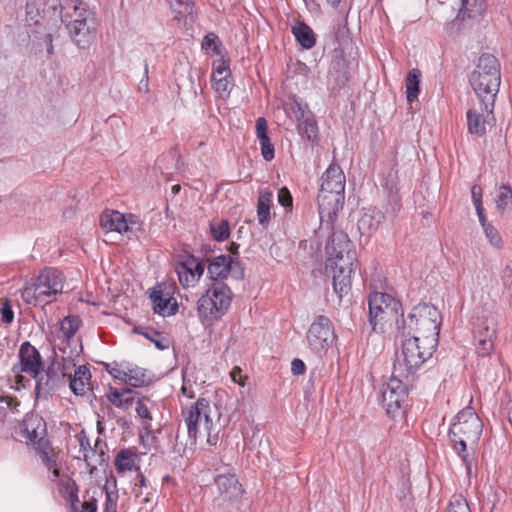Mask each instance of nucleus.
<instances>
[{
  "instance_id": "56",
  "label": "nucleus",
  "mask_w": 512,
  "mask_h": 512,
  "mask_svg": "<svg viewBox=\"0 0 512 512\" xmlns=\"http://www.w3.org/2000/svg\"><path fill=\"white\" fill-rule=\"evenodd\" d=\"M213 87L221 97H226L229 95L232 86L228 78H217V82L213 84Z\"/></svg>"
},
{
  "instance_id": "53",
  "label": "nucleus",
  "mask_w": 512,
  "mask_h": 512,
  "mask_svg": "<svg viewBox=\"0 0 512 512\" xmlns=\"http://www.w3.org/2000/svg\"><path fill=\"white\" fill-rule=\"evenodd\" d=\"M120 365L117 362H113L111 364H105L106 371L117 380L121 382L126 381V369H121Z\"/></svg>"
},
{
  "instance_id": "39",
  "label": "nucleus",
  "mask_w": 512,
  "mask_h": 512,
  "mask_svg": "<svg viewBox=\"0 0 512 512\" xmlns=\"http://www.w3.org/2000/svg\"><path fill=\"white\" fill-rule=\"evenodd\" d=\"M397 164L391 163V165L388 167L386 171L382 172V181L383 185L388 189L390 192H393L394 190H397L398 185V170L396 169Z\"/></svg>"
},
{
  "instance_id": "26",
  "label": "nucleus",
  "mask_w": 512,
  "mask_h": 512,
  "mask_svg": "<svg viewBox=\"0 0 512 512\" xmlns=\"http://www.w3.org/2000/svg\"><path fill=\"white\" fill-rule=\"evenodd\" d=\"M348 252H356L348 235L343 231H333L326 245L327 255L348 254Z\"/></svg>"
},
{
  "instance_id": "8",
  "label": "nucleus",
  "mask_w": 512,
  "mask_h": 512,
  "mask_svg": "<svg viewBox=\"0 0 512 512\" xmlns=\"http://www.w3.org/2000/svg\"><path fill=\"white\" fill-rule=\"evenodd\" d=\"M356 252L348 254L327 255L326 272L332 275L333 290L339 300L351 289L352 274L355 272Z\"/></svg>"
},
{
  "instance_id": "57",
  "label": "nucleus",
  "mask_w": 512,
  "mask_h": 512,
  "mask_svg": "<svg viewBox=\"0 0 512 512\" xmlns=\"http://www.w3.org/2000/svg\"><path fill=\"white\" fill-rule=\"evenodd\" d=\"M144 397H139L137 398V401H136V412H137V415L144 419V420H148V421H151L152 420V415L148 409V407L145 405L144 403Z\"/></svg>"
},
{
  "instance_id": "58",
  "label": "nucleus",
  "mask_w": 512,
  "mask_h": 512,
  "mask_svg": "<svg viewBox=\"0 0 512 512\" xmlns=\"http://www.w3.org/2000/svg\"><path fill=\"white\" fill-rule=\"evenodd\" d=\"M123 389L110 387V392L107 395L109 402L117 408L122 406Z\"/></svg>"
},
{
  "instance_id": "9",
  "label": "nucleus",
  "mask_w": 512,
  "mask_h": 512,
  "mask_svg": "<svg viewBox=\"0 0 512 512\" xmlns=\"http://www.w3.org/2000/svg\"><path fill=\"white\" fill-rule=\"evenodd\" d=\"M414 378L405 379L404 376L396 375L393 370L392 376L387 382L386 389L382 392V404L387 414L396 417L402 412L408 398V388L412 385Z\"/></svg>"
},
{
  "instance_id": "31",
  "label": "nucleus",
  "mask_w": 512,
  "mask_h": 512,
  "mask_svg": "<svg viewBox=\"0 0 512 512\" xmlns=\"http://www.w3.org/2000/svg\"><path fill=\"white\" fill-rule=\"evenodd\" d=\"M126 381L127 383L133 387H144L150 384L151 379L147 375V370L140 368L138 366H129L126 367Z\"/></svg>"
},
{
  "instance_id": "4",
  "label": "nucleus",
  "mask_w": 512,
  "mask_h": 512,
  "mask_svg": "<svg viewBox=\"0 0 512 512\" xmlns=\"http://www.w3.org/2000/svg\"><path fill=\"white\" fill-rule=\"evenodd\" d=\"M441 315L438 309L428 303H420L402 319L403 336H420L423 342L437 344L441 326Z\"/></svg>"
},
{
  "instance_id": "50",
  "label": "nucleus",
  "mask_w": 512,
  "mask_h": 512,
  "mask_svg": "<svg viewBox=\"0 0 512 512\" xmlns=\"http://www.w3.org/2000/svg\"><path fill=\"white\" fill-rule=\"evenodd\" d=\"M278 202L286 211H291L293 207V198L287 187L278 190Z\"/></svg>"
},
{
  "instance_id": "19",
  "label": "nucleus",
  "mask_w": 512,
  "mask_h": 512,
  "mask_svg": "<svg viewBox=\"0 0 512 512\" xmlns=\"http://www.w3.org/2000/svg\"><path fill=\"white\" fill-rule=\"evenodd\" d=\"M497 313L489 308L481 307L475 310V320L473 322V338H492L497 335Z\"/></svg>"
},
{
  "instance_id": "47",
  "label": "nucleus",
  "mask_w": 512,
  "mask_h": 512,
  "mask_svg": "<svg viewBox=\"0 0 512 512\" xmlns=\"http://www.w3.org/2000/svg\"><path fill=\"white\" fill-rule=\"evenodd\" d=\"M483 230L491 245L497 248L502 247V239L499 232L492 224L486 225L483 227Z\"/></svg>"
},
{
  "instance_id": "64",
  "label": "nucleus",
  "mask_w": 512,
  "mask_h": 512,
  "mask_svg": "<svg viewBox=\"0 0 512 512\" xmlns=\"http://www.w3.org/2000/svg\"><path fill=\"white\" fill-rule=\"evenodd\" d=\"M68 501L70 502V507L72 512H78V504L80 503L79 497H78V488L74 490L70 495L67 497Z\"/></svg>"
},
{
  "instance_id": "54",
  "label": "nucleus",
  "mask_w": 512,
  "mask_h": 512,
  "mask_svg": "<svg viewBox=\"0 0 512 512\" xmlns=\"http://www.w3.org/2000/svg\"><path fill=\"white\" fill-rule=\"evenodd\" d=\"M220 41L218 36L215 33H208L202 42V48L203 49H210L212 48L215 53L220 54L219 50Z\"/></svg>"
},
{
  "instance_id": "59",
  "label": "nucleus",
  "mask_w": 512,
  "mask_h": 512,
  "mask_svg": "<svg viewBox=\"0 0 512 512\" xmlns=\"http://www.w3.org/2000/svg\"><path fill=\"white\" fill-rule=\"evenodd\" d=\"M501 409L503 415L507 418L508 422L512 426V396L507 395L501 403Z\"/></svg>"
},
{
  "instance_id": "48",
  "label": "nucleus",
  "mask_w": 512,
  "mask_h": 512,
  "mask_svg": "<svg viewBox=\"0 0 512 512\" xmlns=\"http://www.w3.org/2000/svg\"><path fill=\"white\" fill-rule=\"evenodd\" d=\"M139 392H136L130 388H123L122 406L121 409L128 410L136 403L139 398Z\"/></svg>"
},
{
  "instance_id": "16",
  "label": "nucleus",
  "mask_w": 512,
  "mask_h": 512,
  "mask_svg": "<svg viewBox=\"0 0 512 512\" xmlns=\"http://www.w3.org/2000/svg\"><path fill=\"white\" fill-rule=\"evenodd\" d=\"M292 111L297 120V130L302 137L315 146L319 142V130L314 114L308 109V106L295 101L292 105Z\"/></svg>"
},
{
  "instance_id": "5",
  "label": "nucleus",
  "mask_w": 512,
  "mask_h": 512,
  "mask_svg": "<svg viewBox=\"0 0 512 512\" xmlns=\"http://www.w3.org/2000/svg\"><path fill=\"white\" fill-rule=\"evenodd\" d=\"M213 412L220 418V414L213 409L210 402L205 398H198L197 401L188 407L182 408L181 415L184 419L188 436L191 443H195L201 428L207 436V442L215 445L218 440V432L214 431Z\"/></svg>"
},
{
  "instance_id": "45",
  "label": "nucleus",
  "mask_w": 512,
  "mask_h": 512,
  "mask_svg": "<svg viewBox=\"0 0 512 512\" xmlns=\"http://www.w3.org/2000/svg\"><path fill=\"white\" fill-rule=\"evenodd\" d=\"M0 321L5 324H11L14 320V312L9 301L5 298L0 299Z\"/></svg>"
},
{
  "instance_id": "52",
  "label": "nucleus",
  "mask_w": 512,
  "mask_h": 512,
  "mask_svg": "<svg viewBox=\"0 0 512 512\" xmlns=\"http://www.w3.org/2000/svg\"><path fill=\"white\" fill-rule=\"evenodd\" d=\"M38 452V454L40 455L41 457V460L43 462V464L49 469H53L57 466V462L55 459H53L52 457H50V452L52 451V447L51 445L49 446H46L44 448H41L39 450H36Z\"/></svg>"
},
{
  "instance_id": "61",
  "label": "nucleus",
  "mask_w": 512,
  "mask_h": 512,
  "mask_svg": "<svg viewBox=\"0 0 512 512\" xmlns=\"http://www.w3.org/2000/svg\"><path fill=\"white\" fill-rule=\"evenodd\" d=\"M255 128H256V136H257V138H262V137L268 136L267 121H266V119L264 117H259L256 120Z\"/></svg>"
},
{
  "instance_id": "35",
  "label": "nucleus",
  "mask_w": 512,
  "mask_h": 512,
  "mask_svg": "<svg viewBox=\"0 0 512 512\" xmlns=\"http://www.w3.org/2000/svg\"><path fill=\"white\" fill-rule=\"evenodd\" d=\"M420 76V70L412 69L406 77V97L410 103L417 99L420 92Z\"/></svg>"
},
{
  "instance_id": "7",
  "label": "nucleus",
  "mask_w": 512,
  "mask_h": 512,
  "mask_svg": "<svg viewBox=\"0 0 512 512\" xmlns=\"http://www.w3.org/2000/svg\"><path fill=\"white\" fill-rule=\"evenodd\" d=\"M437 344L423 342L420 336H410L402 344V360L397 359L393 370L396 375L407 378H414L415 372L432 357Z\"/></svg>"
},
{
  "instance_id": "32",
  "label": "nucleus",
  "mask_w": 512,
  "mask_h": 512,
  "mask_svg": "<svg viewBox=\"0 0 512 512\" xmlns=\"http://www.w3.org/2000/svg\"><path fill=\"white\" fill-rule=\"evenodd\" d=\"M496 209L502 219H507L510 206L512 205V189L509 185H501L495 199Z\"/></svg>"
},
{
  "instance_id": "22",
  "label": "nucleus",
  "mask_w": 512,
  "mask_h": 512,
  "mask_svg": "<svg viewBox=\"0 0 512 512\" xmlns=\"http://www.w3.org/2000/svg\"><path fill=\"white\" fill-rule=\"evenodd\" d=\"M58 8H60L58 11V19H60L65 26L69 24V20H81V18H89L94 15L87 8L86 4L80 0H60Z\"/></svg>"
},
{
  "instance_id": "6",
  "label": "nucleus",
  "mask_w": 512,
  "mask_h": 512,
  "mask_svg": "<svg viewBox=\"0 0 512 512\" xmlns=\"http://www.w3.org/2000/svg\"><path fill=\"white\" fill-rule=\"evenodd\" d=\"M368 321L375 332L384 333L393 324L399 326V318L403 317L402 304L391 295L373 292L368 297Z\"/></svg>"
},
{
  "instance_id": "38",
  "label": "nucleus",
  "mask_w": 512,
  "mask_h": 512,
  "mask_svg": "<svg viewBox=\"0 0 512 512\" xmlns=\"http://www.w3.org/2000/svg\"><path fill=\"white\" fill-rule=\"evenodd\" d=\"M80 324L81 320L78 316H66L60 323V332L62 333L63 337H65L67 340H70L79 329Z\"/></svg>"
},
{
  "instance_id": "34",
  "label": "nucleus",
  "mask_w": 512,
  "mask_h": 512,
  "mask_svg": "<svg viewBox=\"0 0 512 512\" xmlns=\"http://www.w3.org/2000/svg\"><path fill=\"white\" fill-rule=\"evenodd\" d=\"M57 30V23L43 25L42 27H34L30 33L37 39H44L48 54L53 53V34Z\"/></svg>"
},
{
  "instance_id": "11",
  "label": "nucleus",
  "mask_w": 512,
  "mask_h": 512,
  "mask_svg": "<svg viewBox=\"0 0 512 512\" xmlns=\"http://www.w3.org/2000/svg\"><path fill=\"white\" fill-rule=\"evenodd\" d=\"M214 483L219 495L214 498L213 505L218 509L229 511L228 506L238 503L244 494L243 486L235 474H219L215 477Z\"/></svg>"
},
{
  "instance_id": "15",
  "label": "nucleus",
  "mask_w": 512,
  "mask_h": 512,
  "mask_svg": "<svg viewBox=\"0 0 512 512\" xmlns=\"http://www.w3.org/2000/svg\"><path fill=\"white\" fill-rule=\"evenodd\" d=\"M18 358L19 364H15L12 368L15 373H25L33 378L44 370L40 352L29 341L20 345Z\"/></svg>"
},
{
  "instance_id": "24",
  "label": "nucleus",
  "mask_w": 512,
  "mask_h": 512,
  "mask_svg": "<svg viewBox=\"0 0 512 512\" xmlns=\"http://www.w3.org/2000/svg\"><path fill=\"white\" fill-rule=\"evenodd\" d=\"M67 380L69 387L72 392L77 396H83L87 390L92 389L91 387V372L86 365H80L75 369L74 375L72 376L67 372Z\"/></svg>"
},
{
  "instance_id": "63",
  "label": "nucleus",
  "mask_w": 512,
  "mask_h": 512,
  "mask_svg": "<svg viewBox=\"0 0 512 512\" xmlns=\"http://www.w3.org/2000/svg\"><path fill=\"white\" fill-rule=\"evenodd\" d=\"M471 195H472V200H473L474 206L483 205L482 204V188L479 185L475 184L472 186Z\"/></svg>"
},
{
  "instance_id": "44",
  "label": "nucleus",
  "mask_w": 512,
  "mask_h": 512,
  "mask_svg": "<svg viewBox=\"0 0 512 512\" xmlns=\"http://www.w3.org/2000/svg\"><path fill=\"white\" fill-rule=\"evenodd\" d=\"M446 512H471L467 500L462 495H454Z\"/></svg>"
},
{
  "instance_id": "55",
  "label": "nucleus",
  "mask_w": 512,
  "mask_h": 512,
  "mask_svg": "<svg viewBox=\"0 0 512 512\" xmlns=\"http://www.w3.org/2000/svg\"><path fill=\"white\" fill-rule=\"evenodd\" d=\"M229 264L231 267V270H230L231 276L236 280H243L245 277L244 265L240 261L234 260L233 257H231Z\"/></svg>"
},
{
  "instance_id": "25",
  "label": "nucleus",
  "mask_w": 512,
  "mask_h": 512,
  "mask_svg": "<svg viewBox=\"0 0 512 512\" xmlns=\"http://www.w3.org/2000/svg\"><path fill=\"white\" fill-rule=\"evenodd\" d=\"M154 312L162 316H170L176 314L178 310L177 301L173 297L164 298L163 291L157 287L151 289L149 295Z\"/></svg>"
},
{
  "instance_id": "12",
  "label": "nucleus",
  "mask_w": 512,
  "mask_h": 512,
  "mask_svg": "<svg viewBox=\"0 0 512 512\" xmlns=\"http://www.w3.org/2000/svg\"><path fill=\"white\" fill-rule=\"evenodd\" d=\"M60 0H27L26 21L29 27L58 22V6Z\"/></svg>"
},
{
  "instance_id": "21",
  "label": "nucleus",
  "mask_w": 512,
  "mask_h": 512,
  "mask_svg": "<svg viewBox=\"0 0 512 512\" xmlns=\"http://www.w3.org/2000/svg\"><path fill=\"white\" fill-rule=\"evenodd\" d=\"M479 101V108L473 107L467 111V125L468 131L471 134L483 136L486 132V124L488 117L492 114L494 106H489L484 109L483 100Z\"/></svg>"
},
{
  "instance_id": "37",
  "label": "nucleus",
  "mask_w": 512,
  "mask_h": 512,
  "mask_svg": "<svg viewBox=\"0 0 512 512\" xmlns=\"http://www.w3.org/2000/svg\"><path fill=\"white\" fill-rule=\"evenodd\" d=\"M38 287L35 284V282L31 286H26L21 290V297L23 301L27 304H47L50 303L51 300L46 299V297H43L42 294H40V290H37Z\"/></svg>"
},
{
  "instance_id": "23",
  "label": "nucleus",
  "mask_w": 512,
  "mask_h": 512,
  "mask_svg": "<svg viewBox=\"0 0 512 512\" xmlns=\"http://www.w3.org/2000/svg\"><path fill=\"white\" fill-rule=\"evenodd\" d=\"M384 214L375 207L365 208L357 222L361 235L370 236L375 233L384 220Z\"/></svg>"
},
{
  "instance_id": "51",
  "label": "nucleus",
  "mask_w": 512,
  "mask_h": 512,
  "mask_svg": "<svg viewBox=\"0 0 512 512\" xmlns=\"http://www.w3.org/2000/svg\"><path fill=\"white\" fill-rule=\"evenodd\" d=\"M77 488H78V485L70 477L62 478L59 481V491L65 497H68L70 495V493H72Z\"/></svg>"
},
{
  "instance_id": "28",
  "label": "nucleus",
  "mask_w": 512,
  "mask_h": 512,
  "mask_svg": "<svg viewBox=\"0 0 512 512\" xmlns=\"http://www.w3.org/2000/svg\"><path fill=\"white\" fill-rule=\"evenodd\" d=\"M132 332L144 336L146 339L154 343L155 347L159 350H166L170 346L169 339L153 328L135 326L132 329Z\"/></svg>"
},
{
  "instance_id": "13",
  "label": "nucleus",
  "mask_w": 512,
  "mask_h": 512,
  "mask_svg": "<svg viewBox=\"0 0 512 512\" xmlns=\"http://www.w3.org/2000/svg\"><path fill=\"white\" fill-rule=\"evenodd\" d=\"M306 337L315 353L325 352L335 339L331 320L327 316L318 315L310 325Z\"/></svg>"
},
{
  "instance_id": "29",
  "label": "nucleus",
  "mask_w": 512,
  "mask_h": 512,
  "mask_svg": "<svg viewBox=\"0 0 512 512\" xmlns=\"http://www.w3.org/2000/svg\"><path fill=\"white\" fill-rule=\"evenodd\" d=\"M292 33L303 48L311 49L315 46V34L306 23L298 22L295 26H293Z\"/></svg>"
},
{
  "instance_id": "36",
  "label": "nucleus",
  "mask_w": 512,
  "mask_h": 512,
  "mask_svg": "<svg viewBox=\"0 0 512 512\" xmlns=\"http://www.w3.org/2000/svg\"><path fill=\"white\" fill-rule=\"evenodd\" d=\"M136 457V453L130 449L120 450L114 460L116 470L119 473L132 470Z\"/></svg>"
},
{
  "instance_id": "60",
  "label": "nucleus",
  "mask_w": 512,
  "mask_h": 512,
  "mask_svg": "<svg viewBox=\"0 0 512 512\" xmlns=\"http://www.w3.org/2000/svg\"><path fill=\"white\" fill-rule=\"evenodd\" d=\"M125 220L127 222V232L142 230V222L136 215H134V214L125 215Z\"/></svg>"
},
{
  "instance_id": "1",
  "label": "nucleus",
  "mask_w": 512,
  "mask_h": 512,
  "mask_svg": "<svg viewBox=\"0 0 512 512\" xmlns=\"http://www.w3.org/2000/svg\"><path fill=\"white\" fill-rule=\"evenodd\" d=\"M201 256L208 262L207 272L213 283L208 287L206 293L197 302V311L200 318L204 320H217L229 309L232 301V291L224 282L230 274V255H218L210 257L213 252L209 245H203Z\"/></svg>"
},
{
  "instance_id": "3",
  "label": "nucleus",
  "mask_w": 512,
  "mask_h": 512,
  "mask_svg": "<svg viewBox=\"0 0 512 512\" xmlns=\"http://www.w3.org/2000/svg\"><path fill=\"white\" fill-rule=\"evenodd\" d=\"M482 422L472 408H466L456 415V421L449 429V439L460 456L468 474H471L473 457L467 452V444H476L482 433Z\"/></svg>"
},
{
  "instance_id": "14",
  "label": "nucleus",
  "mask_w": 512,
  "mask_h": 512,
  "mask_svg": "<svg viewBox=\"0 0 512 512\" xmlns=\"http://www.w3.org/2000/svg\"><path fill=\"white\" fill-rule=\"evenodd\" d=\"M22 435L28 445L39 450L51 445L47 438V425L45 420L38 414H27L21 426Z\"/></svg>"
},
{
  "instance_id": "42",
  "label": "nucleus",
  "mask_w": 512,
  "mask_h": 512,
  "mask_svg": "<svg viewBox=\"0 0 512 512\" xmlns=\"http://www.w3.org/2000/svg\"><path fill=\"white\" fill-rule=\"evenodd\" d=\"M185 261L187 262L188 267L191 268L196 279L199 280L205 270V258L203 256L201 258L190 254L187 256Z\"/></svg>"
},
{
  "instance_id": "49",
  "label": "nucleus",
  "mask_w": 512,
  "mask_h": 512,
  "mask_svg": "<svg viewBox=\"0 0 512 512\" xmlns=\"http://www.w3.org/2000/svg\"><path fill=\"white\" fill-rule=\"evenodd\" d=\"M173 7L174 11L179 14H191L193 10V3L190 0H166Z\"/></svg>"
},
{
  "instance_id": "2",
  "label": "nucleus",
  "mask_w": 512,
  "mask_h": 512,
  "mask_svg": "<svg viewBox=\"0 0 512 512\" xmlns=\"http://www.w3.org/2000/svg\"><path fill=\"white\" fill-rule=\"evenodd\" d=\"M346 178L336 162H332L321 177L318 192V209L321 223L334 230V220L343 208Z\"/></svg>"
},
{
  "instance_id": "46",
  "label": "nucleus",
  "mask_w": 512,
  "mask_h": 512,
  "mask_svg": "<svg viewBox=\"0 0 512 512\" xmlns=\"http://www.w3.org/2000/svg\"><path fill=\"white\" fill-rule=\"evenodd\" d=\"M261 147V155L266 161H271L275 156L274 145L269 136L258 138Z\"/></svg>"
},
{
  "instance_id": "41",
  "label": "nucleus",
  "mask_w": 512,
  "mask_h": 512,
  "mask_svg": "<svg viewBox=\"0 0 512 512\" xmlns=\"http://www.w3.org/2000/svg\"><path fill=\"white\" fill-rule=\"evenodd\" d=\"M476 354L479 357H487L494 350V340L492 338H473Z\"/></svg>"
},
{
  "instance_id": "30",
  "label": "nucleus",
  "mask_w": 512,
  "mask_h": 512,
  "mask_svg": "<svg viewBox=\"0 0 512 512\" xmlns=\"http://www.w3.org/2000/svg\"><path fill=\"white\" fill-rule=\"evenodd\" d=\"M474 71L487 73L488 76L492 77L489 79L494 85V79L497 75H500V65L497 58L491 54L484 53L479 57L476 69Z\"/></svg>"
},
{
  "instance_id": "40",
  "label": "nucleus",
  "mask_w": 512,
  "mask_h": 512,
  "mask_svg": "<svg viewBox=\"0 0 512 512\" xmlns=\"http://www.w3.org/2000/svg\"><path fill=\"white\" fill-rule=\"evenodd\" d=\"M176 272L178 274L179 282L184 287L192 286L198 281L194 276L191 268L188 267L186 261H183L179 264V266L176 269Z\"/></svg>"
},
{
  "instance_id": "43",
  "label": "nucleus",
  "mask_w": 512,
  "mask_h": 512,
  "mask_svg": "<svg viewBox=\"0 0 512 512\" xmlns=\"http://www.w3.org/2000/svg\"><path fill=\"white\" fill-rule=\"evenodd\" d=\"M210 231L212 237L219 242L226 240L230 235L229 224L226 220L218 224H210Z\"/></svg>"
},
{
  "instance_id": "20",
  "label": "nucleus",
  "mask_w": 512,
  "mask_h": 512,
  "mask_svg": "<svg viewBox=\"0 0 512 512\" xmlns=\"http://www.w3.org/2000/svg\"><path fill=\"white\" fill-rule=\"evenodd\" d=\"M40 294L51 300L63 290L62 273L56 268H45L35 279Z\"/></svg>"
},
{
  "instance_id": "33",
  "label": "nucleus",
  "mask_w": 512,
  "mask_h": 512,
  "mask_svg": "<svg viewBox=\"0 0 512 512\" xmlns=\"http://www.w3.org/2000/svg\"><path fill=\"white\" fill-rule=\"evenodd\" d=\"M272 200V193L265 191L261 192L258 197L257 217L259 224L266 227L270 221V204Z\"/></svg>"
},
{
  "instance_id": "17",
  "label": "nucleus",
  "mask_w": 512,
  "mask_h": 512,
  "mask_svg": "<svg viewBox=\"0 0 512 512\" xmlns=\"http://www.w3.org/2000/svg\"><path fill=\"white\" fill-rule=\"evenodd\" d=\"M491 78L492 77L488 76L487 73L479 71H473L470 76V84L478 96V100H483L485 103L484 109L489 106H494L495 98L500 86V75L495 77L494 85L492 84V81L489 80Z\"/></svg>"
},
{
  "instance_id": "18",
  "label": "nucleus",
  "mask_w": 512,
  "mask_h": 512,
  "mask_svg": "<svg viewBox=\"0 0 512 512\" xmlns=\"http://www.w3.org/2000/svg\"><path fill=\"white\" fill-rule=\"evenodd\" d=\"M72 41L80 49L88 48L95 39V18L94 15L81 20H69L66 26Z\"/></svg>"
},
{
  "instance_id": "10",
  "label": "nucleus",
  "mask_w": 512,
  "mask_h": 512,
  "mask_svg": "<svg viewBox=\"0 0 512 512\" xmlns=\"http://www.w3.org/2000/svg\"><path fill=\"white\" fill-rule=\"evenodd\" d=\"M42 372L37 377H33L36 381L35 393L37 397L47 398L65 385L67 367L53 359Z\"/></svg>"
},
{
  "instance_id": "27",
  "label": "nucleus",
  "mask_w": 512,
  "mask_h": 512,
  "mask_svg": "<svg viewBox=\"0 0 512 512\" xmlns=\"http://www.w3.org/2000/svg\"><path fill=\"white\" fill-rule=\"evenodd\" d=\"M100 226L107 232H118L120 234L127 232L125 215L115 210L101 214Z\"/></svg>"
},
{
  "instance_id": "62",
  "label": "nucleus",
  "mask_w": 512,
  "mask_h": 512,
  "mask_svg": "<svg viewBox=\"0 0 512 512\" xmlns=\"http://www.w3.org/2000/svg\"><path fill=\"white\" fill-rule=\"evenodd\" d=\"M292 373L296 376L303 375L306 370L305 363L301 359H294L291 364Z\"/></svg>"
}]
</instances>
